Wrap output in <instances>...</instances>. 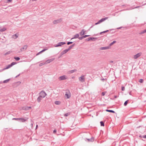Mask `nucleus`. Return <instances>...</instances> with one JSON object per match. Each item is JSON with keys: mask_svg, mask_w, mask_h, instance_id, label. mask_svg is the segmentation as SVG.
I'll return each instance as SVG.
<instances>
[{"mask_svg": "<svg viewBox=\"0 0 146 146\" xmlns=\"http://www.w3.org/2000/svg\"><path fill=\"white\" fill-rule=\"evenodd\" d=\"M39 96L42 98H44L46 96V94L43 90H42L39 93Z\"/></svg>", "mask_w": 146, "mask_h": 146, "instance_id": "nucleus-1", "label": "nucleus"}, {"mask_svg": "<svg viewBox=\"0 0 146 146\" xmlns=\"http://www.w3.org/2000/svg\"><path fill=\"white\" fill-rule=\"evenodd\" d=\"M67 78V77L66 75H63L59 77L58 79L60 80H66Z\"/></svg>", "mask_w": 146, "mask_h": 146, "instance_id": "nucleus-2", "label": "nucleus"}, {"mask_svg": "<svg viewBox=\"0 0 146 146\" xmlns=\"http://www.w3.org/2000/svg\"><path fill=\"white\" fill-rule=\"evenodd\" d=\"M65 96L67 98H69L70 97V94L69 91H66L65 94Z\"/></svg>", "mask_w": 146, "mask_h": 146, "instance_id": "nucleus-3", "label": "nucleus"}, {"mask_svg": "<svg viewBox=\"0 0 146 146\" xmlns=\"http://www.w3.org/2000/svg\"><path fill=\"white\" fill-rule=\"evenodd\" d=\"M66 43L64 42H60L58 43L57 44L55 45V47H58L59 46H61L62 45L65 44Z\"/></svg>", "mask_w": 146, "mask_h": 146, "instance_id": "nucleus-4", "label": "nucleus"}, {"mask_svg": "<svg viewBox=\"0 0 146 146\" xmlns=\"http://www.w3.org/2000/svg\"><path fill=\"white\" fill-rule=\"evenodd\" d=\"M84 75H82L79 78V80L80 81L82 82H84L85 80V79L84 78Z\"/></svg>", "mask_w": 146, "mask_h": 146, "instance_id": "nucleus-5", "label": "nucleus"}, {"mask_svg": "<svg viewBox=\"0 0 146 146\" xmlns=\"http://www.w3.org/2000/svg\"><path fill=\"white\" fill-rule=\"evenodd\" d=\"M142 54V53L141 52H139L138 53L134 55V58L135 59H137L139 56H140Z\"/></svg>", "mask_w": 146, "mask_h": 146, "instance_id": "nucleus-6", "label": "nucleus"}, {"mask_svg": "<svg viewBox=\"0 0 146 146\" xmlns=\"http://www.w3.org/2000/svg\"><path fill=\"white\" fill-rule=\"evenodd\" d=\"M68 51V50L67 49H66L64 50H63L60 53V57H59V58H60L61 56H62L63 54L66 53Z\"/></svg>", "mask_w": 146, "mask_h": 146, "instance_id": "nucleus-7", "label": "nucleus"}, {"mask_svg": "<svg viewBox=\"0 0 146 146\" xmlns=\"http://www.w3.org/2000/svg\"><path fill=\"white\" fill-rule=\"evenodd\" d=\"M28 119V118H25V119L23 118H19V120L20 122H25L26 121H27V119Z\"/></svg>", "mask_w": 146, "mask_h": 146, "instance_id": "nucleus-8", "label": "nucleus"}, {"mask_svg": "<svg viewBox=\"0 0 146 146\" xmlns=\"http://www.w3.org/2000/svg\"><path fill=\"white\" fill-rule=\"evenodd\" d=\"M27 47V45H25L22 48H21L20 49L21 51H24L25 50Z\"/></svg>", "mask_w": 146, "mask_h": 146, "instance_id": "nucleus-9", "label": "nucleus"}, {"mask_svg": "<svg viewBox=\"0 0 146 146\" xmlns=\"http://www.w3.org/2000/svg\"><path fill=\"white\" fill-rule=\"evenodd\" d=\"M108 18V17H106L105 18H103L100 20H99L98 21L99 22V23L100 24L102 22L106 20Z\"/></svg>", "mask_w": 146, "mask_h": 146, "instance_id": "nucleus-10", "label": "nucleus"}, {"mask_svg": "<svg viewBox=\"0 0 146 146\" xmlns=\"http://www.w3.org/2000/svg\"><path fill=\"white\" fill-rule=\"evenodd\" d=\"M19 36V34L17 33L13 35L12 36V38H13L15 39H16Z\"/></svg>", "mask_w": 146, "mask_h": 146, "instance_id": "nucleus-11", "label": "nucleus"}, {"mask_svg": "<svg viewBox=\"0 0 146 146\" xmlns=\"http://www.w3.org/2000/svg\"><path fill=\"white\" fill-rule=\"evenodd\" d=\"M97 39L95 37H89L86 39V40L87 41H90V40H95Z\"/></svg>", "mask_w": 146, "mask_h": 146, "instance_id": "nucleus-12", "label": "nucleus"}, {"mask_svg": "<svg viewBox=\"0 0 146 146\" xmlns=\"http://www.w3.org/2000/svg\"><path fill=\"white\" fill-rule=\"evenodd\" d=\"M86 139L88 140V142H92L94 140V138L93 137H92L90 139L86 138Z\"/></svg>", "mask_w": 146, "mask_h": 146, "instance_id": "nucleus-13", "label": "nucleus"}, {"mask_svg": "<svg viewBox=\"0 0 146 146\" xmlns=\"http://www.w3.org/2000/svg\"><path fill=\"white\" fill-rule=\"evenodd\" d=\"M85 31L84 29H82V31L79 33V34L81 36H82L85 34Z\"/></svg>", "mask_w": 146, "mask_h": 146, "instance_id": "nucleus-14", "label": "nucleus"}, {"mask_svg": "<svg viewBox=\"0 0 146 146\" xmlns=\"http://www.w3.org/2000/svg\"><path fill=\"white\" fill-rule=\"evenodd\" d=\"M79 36V34H76L75 35H74V37L72 38L71 39V40H72L74 38H78Z\"/></svg>", "mask_w": 146, "mask_h": 146, "instance_id": "nucleus-15", "label": "nucleus"}, {"mask_svg": "<svg viewBox=\"0 0 146 146\" xmlns=\"http://www.w3.org/2000/svg\"><path fill=\"white\" fill-rule=\"evenodd\" d=\"M7 29V28L5 27H3L2 29H0V31L1 32H3L5 31Z\"/></svg>", "mask_w": 146, "mask_h": 146, "instance_id": "nucleus-16", "label": "nucleus"}, {"mask_svg": "<svg viewBox=\"0 0 146 146\" xmlns=\"http://www.w3.org/2000/svg\"><path fill=\"white\" fill-rule=\"evenodd\" d=\"M109 47L108 46H106V47H102L100 48V49L101 50H106L109 49Z\"/></svg>", "mask_w": 146, "mask_h": 146, "instance_id": "nucleus-17", "label": "nucleus"}, {"mask_svg": "<svg viewBox=\"0 0 146 146\" xmlns=\"http://www.w3.org/2000/svg\"><path fill=\"white\" fill-rule=\"evenodd\" d=\"M60 22V20H54L53 21V23L54 24H56L57 23H59Z\"/></svg>", "mask_w": 146, "mask_h": 146, "instance_id": "nucleus-18", "label": "nucleus"}, {"mask_svg": "<svg viewBox=\"0 0 146 146\" xmlns=\"http://www.w3.org/2000/svg\"><path fill=\"white\" fill-rule=\"evenodd\" d=\"M42 98V97L40 96H39V97L37 99V100L38 102H40L41 101V100L42 99L41 98Z\"/></svg>", "mask_w": 146, "mask_h": 146, "instance_id": "nucleus-19", "label": "nucleus"}, {"mask_svg": "<svg viewBox=\"0 0 146 146\" xmlns=\"http://www.w3.org/2000/svg\"><path fill=\"white\" fill-rule=\"evenodd\" d=\"M77 71V70L76 69H74L73 70H72L69 71V73H72L74 72H76Z\"/></svg>", "mask_w": 146, "mask_h": 146, "instance_id": "nucleus-20", "label": "nucleus"}, {"mask_svg": "<svg viewBox=\"0 0 146 146\" xmlns=\"http://www.w3.org/2000/svg\"><path fill=\"white\" fill-rule=\"evenodd\" d=\"M106 111H107L109 112H111V113H115V112L114 111L111 110H106Z\"/></svg>", "mask_w": 146, "mask_h": 146, "instance_id": "nucleus-21", "label": "nucleus"}, {"mask_svg": "<svg viewBox=\"0 0 146 146\" xmlns=\"http://www.w3.org/2000/svg\"><path fill=\"white\" fill-rule=\"evenodd\" d=\"M12 66L11 64L8 65L6 67V68H4V70L8 69L9 68H10Z\"/></svg>", "mask_w": 146, "mask_h": 146, "instance_id": "nucleus-22", "label": "nucleus"}, {"mask_svg": "<svg viewBox=\"0 0 146 146\" xmlns=\"http://www.w3.org/2000/svg\"><path fill=\"white\" fill-rule=\"evenodd\" d=\"M10 80V79H9L5 80H4L3 81V83H7Z\"/></svg>", "mask_w": 146, "mask_h": 146, "instance_id": "nucleus-23", "label": "nucleus"}, {"mask_svg": "<svg viewBox=\"0 0 146 146\" xmlns=\"http://www.w3.org/2000/svg\"><path fill=\"white\" fill-rule=\"evenodd\" d=\"M70 112L67 113H66L64 114V116L65 117H67L68 115H70Z\"/></svg>", "mask_w": 146, "mask_h": 146, "instance_id": "nucleus-24", "label": "nucleus"}, {"mask_svg": "<svg viewBox=\"0 0 146 146\" xmlns=\"http://www.w3.org/2000/svg\"><path fill=\"white\" fill-rule=\"evenodd\" d=\"M100 123L101 126H104V123L103 121H100Z\"/></svg>", "mask_w": 146, "mask_h": 146, "instance_id": "nucleus-25", "label": "nucleus"}, {"mask_svg": "<svg viewBox=\"0 0 146 146\" xmlns=\"http://www.w3.org/2000/svg\"><path fill=\"white\" fill-rule=\"evenodd\" d=\"M14 58L17 61L19 60L20 59V58L19 57H15Z\"/></svg>", "mask_w": 146, "mask_h": 146, "instance_id": "nucleus-26", "label": "nucleus"}, {"mask_svg": "<svg viewBox=\"0 0 146 146\" xmlns=\"http://www.w3.org/2000/svg\"><path fill=\"white\" fill-rule=\"evenodd\" d=\"M60 103V102L58 101H56L55 102V104L56 105H59Z\"/></svg>", "mask_w": 146, "mask_h": 146, "instance_id": "nucleus-27", "label": "nucleus"}, {"mask_svg": "<svg viewBox=\"0 0 146 146\" xmlns=\"http://www.w3.org/2000/svg\"><path fill=\"white\" fill-rule=\"evenodd\" d=\"M11 52V51H8L6 53H5L4 54L5 55H7L10 54Z\"/></svg>", "mask_w": 146, "mask_h": 146, "instance_id": "nucleus-28", "label": "nucleus"}, {"mask_svg": "<svg viewBox=\"0 0 146 146\" xmlns=\"http://www.w3.org/2000/svg\"><path fill=\"white\" fill-rule=\"evenodd\" d=\"M46 64V62H42V63H40L39 64V66H41L45 64Z\"/></svg>", "mask_w": 146, "mask_h": 146, "instance_id": "nucleus-29", "label": "nucleus"}, {"mask_svg": "<svg viewBox=\"0 0 146 146\" xmlns=\"http://www.w3.org/2000/svg\"><path fill=\"white\" fill-rule=\"evenodd\" d=\"M145 33H146V29L141 32L140 34H142Z\"/></svg>", "mask_w": 146, "mask_h": 146, "instance_id": "nucleus-30", "label": "nucleus"}, {"mask_svg": "<svg viewBox=\"0 0 146 146\" xmlns=\"http://www.w3.org/2000/svg\"><path fill=\"white\" fill-rule=\"evenodd\" d=\"M128 100H127V101H126L125 102H124V106H126L128 103Z\"/></svg>", "mask_w": 146, "mask_h": 146, "instance_id": "nucleus-31", "label": "nucleus"}, {"mask_svg": "<svg viewBox=\"0 0 146 146\" xmlns=\"http://www.w3.org/2000/svg\"><path fill=\"white\" fill-rule=\"evenodd\" d=\"M17 64V63L15 62H13L11 63V65L12 66L13 65L16 64Z\"/></svg>", "mask_w": 146, "mask_h": 146, "instance_id": "nucleus-32", "label": "nucleus"}, {"mask_svg": "<svg viewBox=\"0 0 146 146\" xmlns=\"http://www.w3.org/2000/svg\"><path fill=\"white\" fill-rule=\"evenodd\" d=\"M116 42V41H113V42H111V43H110V46H111L113 44L115 43V42Z\"/></svg>", "mask_w": 146, "mask_h": 146, "instance_id": "nucleus-33", "label": "nucleus"}, {"mask_svg": "<svg viewBox=\"0 0 146 146\" xmlns=\"http://www.w3.org/2000/svg\"><path fill=\"white\" fill-rule=\"evenodd\" d=\"M139 82L141 83H142L143 82V80L142 79H140L139 80Z\"/></svg>", "mask_w": 146, "mask_h": 146, "instance_id": "nucleus-34", "label": "nucleus"}, {"mask_svg": "<svg viewBox=\"0 0 146 146\" xmlns=\"http://www.w3.org/2000/svg\"><path fill=\"white\" fill-rule=\"evenodd\" d=\"M108 31H109V30H107L106 31H105L101 32L100 33V34H101L103 33H106V32H108Z\"/></svg>", "mask_w": 146, "mask_h": 146, "instance_id": "nucleus-35", "label": "nucleus"}, {"mask_svg": "<svg viewBox=\"0 0 146 146\" xmlns=\"http://www.w3.org/2000/svg\"><path fill=\"white\" fill-rule=\"evenodd\" d=\"M139 7H140V6H137V7H135L134 8H132V7H131L129 9H129L131 10V9H133L137 8H139Z\"/></svg>", "mask_w": 146, "mask_h": 146, "instance_id": "nucleus-36", "label": "nucleus"}, {"mask_svg": "<svg viewBox=\"0 0 146 146\" xmlns=\"http://www.w3.org/2000/svg\"><path fill=\"white\" fill-rule=\"evenodd\" d=\"M73 47L71 46V45H70V46L68 48V49H67L68 50H69L70 49H71Z\"/></svg>", "mask_w": 146, "mask_h": 146, "instance_id": "nucleus-37", "label": "nucleus"}, {"mask_svg": "<svg viewBox=\"0 0 146 146\" xmlns=\"http://www.w3.org/2000/svg\"><path fill=\"white\" fill-rule=\"evenodd\" d=\"M90 36V35H84L83 36L84 38H86L87 37H88V36Z\"/></svg>", "mask_w": 146, "mask_h": 146, "instance_id": "nucleus-38", "label": "nucleus"}, {"mask_svg": "<svg viewBox=\"0 0 146 146\" xmlns=\"http://www.w3.org/2000/svg\"><path fill=\"white\" fill-rule=\"evenodd\" d=\"M106 93V92H102V94H101L102 95V96H104L105 94Z\"/></svg>", "mask_w": 146, "mask_h": 146, "instance_id": "nucleus-39", "label": "nucleus"}, {"mask_svg": "<svg viewBox=\"0 0 146 146\" xmlns=\"http://www.w3.org/2000/svg\"><path fill=\"white\" fill-rule=\"evenodd\" d=\"M72 43H73V42H68L67 43V44L68 45H69L70 44H72Z\"/></svg>", "mask_w": 146, "mask_h": 146, "instance_id": "nucleus-40", "label": "nucleus"}, {"mask_svg": "<svg viewBox=\"0 0 146 146\" xmlns=\"http://www.w3.org/2000/svg\"><path fill=\"white\" fill-rule=\"evenodd\" d=\"M121 89L122 91H124L125 90V88L124 86H122Z\"/></svg>", "mask_w": 146, "mask_h": 146, "instance_id": "nucleus-41", "label": "nucleus"}, {"mask_svg": "<svg viewBox=\"0 0 146 146\" xmlns=\"http://www.w3.org/2000/svg\"><path fill=\"white\" fill-rule=\"evenodd\" d=\"M50 62V61L49 59L47 60L46 62V63H48Z\"/></svg>", "mask_w": 146, "mask_h": 146, "instance_id": "nucleus-42", "label": "nucleus"}, {"mask_svg": "<svg viewBox=\"0 0 146 146\" xmlns=\"http://www.w3.org/2000/svg\"><path fill=\"white\" fill-rule=\"evenodd\" d=\"M78 38H79V40H81L82 39H83V38H83V36H81V37H79Z\"/></svg>", "mask_w": 146, "mask_h": 146, "instance_id": "nucleus-43", "label": "nucleus"}, {"mask_svg": "<svg viewBox=\"0 0 146 146\" xmlns=\"http://www.w3.org/2000/svg\"><path fill=\"white\" fill-rule=\"evenodd\" d=\"M49 60H50V62H52V61H53V60H54V58H52L50 59H49Z\"/></svg>", "mask_w": 146, "mask_h": 146, "instance_id": "nucleus-44", "label": "nucleus"}, {"mask_svg": "<svg viewBox=\"0 0 146 146\" xmlns=\"http://www.w3.org/2000/svg\"><path fill=\"white\" fill-rule=\"evenodd\" d=\"M56 129H55L54 130V131H53V133H56Z\"/></svg>", "mask_w": 146, "mask_h": 146, "instance_id": "nucleus-45", "label": "nucleus"}, {"mask_svg": "<svg viewBox=\"0 0 146 146\" xmlns=\"http://www.w3.org/2000/svg\"><path fill=\"white\" fill-rule=\"evenodd\" d=\"M13 119H15L16 120H19V118H13Z\"/></svg>", "mask_w": 146, "mask_h": 146, "instance_id": "nucleus-46", "label": "nucleus"}, {"mask_svg": "<svg viewBox=\"0 0 146 146\" xmlns=\"http://www.w3.org/2000/svg\"><path fill=\"white\" fill-rule=\"evenodd\" d=\"M47 50V49H44L42 50V51L43 52L45 51V50Z\"/></svg>", "mask_w": 146, "mask_h": 146, "instance_id": "nucleus-47", "label": "nucleus"}, {"mask_svg": "<svg viewBox=\"0 0 146 146\" xmlns=\"http://www.w3.org/2000/svg\"><path fill=\"white\" fill-rule=\"evenodd\" d=\"M143 138H146V135H144L142 137Z\"/></svg>", "mask_w": 146, "mask_h": 146, "instance_id": "nucleus-48", "label": "nucleus"}, {"mask_svg": "<svg viewBox=\"0 0 146 146\" xmlns=\"http://www.w3.org/2000/svg\"><path fill=\"white\" fill-rule=\"evenodd\" d=\"M12 1V0H7L8 2H11Z\"/></svg>", "mask_w": 146, "mask_h": 146, "instance_id": "nucleus-49", "label": "nucleus"}, {"mask_svg": "<svg viewBox=\"0 0 146 146\" xmlns=\"http://www.w3.org/2000/svg\"><path fill=\"white\" fill-rule=\"evenodd\" d=\"M100 23H99V22L98 21V22L97 23H96L95 24V25H98V24H99Z\"/></svg>", "mask_w": 146, "mask_h": 146, "instance_id": "nucleus-50", "label": "nucleus"}, {"mask_svg": "<svg viewBox=\"0 0 146 146\" xmlns=\"http://www.w3.org/2000/svg\"><path fill=\"white\" fill-rule=\"evenodd\" d=\"M118 97V96H114V98H117Z\"/></svg>", "mask_w": 146, "mask_h": 146, "instance_id": "nucleus-51", "label": "nucleus"}, {"mask_svg": "<svg viewBox=\"0 0 146 146\" xmlns=\"http://www.w3.org/2000/svg\"><path fill=\"white\" fill-rule=\"evenodd\" d=\"M4 70V69H3L1 70H0V72H2V71H3V70Z\"/></svg>", "mask_w": 146, "mask_h": 146, "instance_id": "nucleus-52", "label": "nucleus"}, {"mask_svg": "<svg viewBox=\"0 0 146 146\" xmlns=\"http://www.w3.org/2000/svg\"><path fill=\"white\" fill-rule=\"evenodd\" d=\"M75 45V44L74 43V44H72V45H71L73 47V46H74Z\"/></svg>", "mask_w": 146, "mask_h": 146, "instance_id": "nucleus-53", "label": "nucleus"}, {"mask_svg": "<svg viewBox=\"0 0 146 146\" xmlns=\"http://www.w3.org/2000/svg\"><path fill=\"white\" fill-rule=\"evenodd\" d=\"M38 125H36V129L38 128Z\"/></svg>", "mask_w": 146, "mask_h": 146, "instance_id": "nucleus-54", "label": "nucleus"}, {"mask_svg": "<svg viewBox=\"0 0 146 146\" xmlns=\"http://www.w3.org/2000/svg\"><path fill=\"white\" fill-rule=\"evenodd\" d=\"M106 79H104V78H103L101 80L102 81H104V80H105Z\"/></svg>", "mask_w": 146, "mask_h": 146, "instance_id": "nucleus-55", "label": "nucleus"}, {"mask_svg": "<svg viewBox=\"0 0 146 146\" xmlns=\"http://www.w3.org/2000/svg\"><path fill=\"white\" fill-rule=\"evenodd\" d=\"M113 61H112V60H111L110 61V63H113Z\"/></svg>", "mask_w": 146, "mask_h": 146, "instance_id": "nucleus-56", "label": "nucleus"}, {"mask_svg": "<svg viewBox=\"0 0 146 146\" xmlns=\"http://www.w3.org/2000/svg\"><path fill=\"white\" fill-rule=\"evenodd\" d=\"M122 28V27H119V28H117V29H120L121 28Z\"/></svg>", "mask_w": 146, "mask_h": 146, "instance_id": "nucleus-57", "label": "nucleus"}, {"mask_svg": "<svg viewBox=\"0 0 146 146\" xmlns=\"http://www.w3.org/2000/svg\"><path fill=\"white\" fill-rule=\"evenodd\" d=\"M40 52H39L36 55H38L39 54H40Z\"/></svg>", "mask_w": 146, "mask_h": 146, "instance_id": "nucleus-58", "label": "nucleus"}, {"mask_svg": "<svg viewBox=\"0 0 146 146\" xmlns=\"http://www.w3.org/2000/svg\"><path fill=\"white\" fill-rule=\"evenodd\" d=\"M93 27V26H92L90 28V29L88 30L89 31L90 30V29H91V28H92V27Z\"/></svg>", "mask_w": 146, "mask_h": 146, "instance_id": "nucleus-59", "label": "nucleus"}, {"mask_svg": "<svg viewBox=\"0 0 146 146\" xmlns=\"http://www.w3.org/2000/svg\"><path fill=\"white\" fill-rule=\"evenodd\" d=\"M27 108H31V107H27Z\"/></svg>", "mask_w": 146, "mask_h": 146, "instance_id": "nucleus-60", "label": "nucleus"}, {"mask_svg": "<svg viewBox=\"0 0 146 146\" xmlns=\"http://www.w3.org/2000/svg\"><path fill=\"white\" fill-rule=\"evenodd\" d=\"M19 75H20V74H19V75H18L17 76H16V77H17V76H19Z\"/></svg>", "mask_w": 146, "mask_h": 146, "instance_id": "nucleus-61", "label": "nucleus"}, {"mask_svg": "<svg viewBox=\"0 0 146 146\" xmlns=\"http://www.w3.org/2000/svg\"><path fill=\"white\" fill-rule=\"evenodd\" d=\"M139 137H141V135H140V136H139Z\"/></svg>", "mask_w": 146, "mask_h": 146, "instance_id": "nucleus-62", "label": "nucleus"}, {"mask_svg": "<svg viewBox=\"0 0 146 146\" xmlns=\"http://www.w3.org/2000/svg\"><path fill=\"white\" fill-rule=\"evenodd\" d=\"M42 52V50H41V51L40 52V53H41V52Z\"/></svg>", "mask_w": 146, "mask_h": 146, "instance_id": "nucleus-63", "label": "nucleus"}, {"mask_svg": "<svg viewBox=\"0 0 146 146\" xmlns=\"http://www.w3.org/2000/svg\"><path fill=\"white\" fill-rule=\"evenodd\" d=\"M31 125H32V126H33V123H31Z\"/></svg>", "mask_w": 146, "mask_h": 146, "instance_id": "nucleus-64", "label": "nucleus"}]
</instances>
